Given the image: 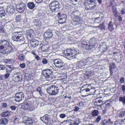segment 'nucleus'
<instances>
[{
    "label": "nucleus",
    "instance_id": "nucleus-59",
    "mask_svg": "<svg viewBox=\"0 0 125 125\" xmlns=\"http://www.w3.org/2000/svg\"><path fill=\"white\" fill-rule=\"evenodd\" d=\"M12 61V60L10 59H8L6 60V63H10Z\"/></svg>",
    "mask_w": 125,
    "mask_h": 125
},
{
    "label": "nucleus",
    "instance_id": "nucleus-33",
    "mask_svg": "<svg viewBox=\"0 0 125 125\" xmlns=\"http://www.w3.org/2000/svg\"><path fill=\"white\" fill-rule=\"evenodd\" d=\"M125 114V112L124 111L121 112L119 114V116L120 117H122L124 116Z\"/></svg>",
    "mask_w": 125,
    "mask_h": 125
},
{
    "label": "nucleus",
    "instance_id": "nucleus-7",
    "mask_svg": "<svg viewBox=\"0 0 125 125\" xmlns=\"http://www.w3.org/2000/svg\"><path fill=\"white\" fill-rule=\"evenodd\" d=\"M12 48V46L9 47L0 46V52L3 54H6L9 53L13 51Z\"/></svg>",
    "mask_w": 125,
    "mask_h": 125
},
{
    "label": "nucleus",
    "instance_id": "nucleus-49",
    "mask_svg": "<svg viewBox=\"0 0 125 125\" xmlns=\"http://www.w3.org/2000/svg\"><path fill=\"white\" fill-rule=\"evenodd\" d=\"M10 108L12 110H15L16 108V107L14 106H12L10 107Z\"/></svg>",
    "mask_w": 125,
    "mask_h": 125
},
{
    "label": "nucleus",
    "instance_id": "nucleus-31",
    "mask_svg": "<svg viewBox=\"0 0 125 125\" xmlns=\"http://www.w3.org/2000/svg\"><path fill=\"white\" fill-rule=\"evenodd\" d=\"M113 12L114 16L115 17H117V11L116 10V8H113Z\"/></svg>",
    "mask_w": 125,
    "mask_h": 125
},
{
    "label": "nucleus",
    "instance_id": "nucleus-37",
    "mask_svg": "<svg viewBox=\"0 0 125 125\" xmlns=\"http://www.w3.org/2000/svg\"><path fill=\"white\" fill-rule=\"evenodd\" d=\"M16 20L18 21H19L21 19V16L20 15L17 16L16 18Z\"/></svg>",
    "mask_w": 125,
    "mask_h": 125
},
{
    "label": "nucleus",
    "instance_id": "nucleus-8",
    "mask_svg": "<svg viewBox=\"0 0 125 125\" xmlns=\"http://www.w3.org/2000/svg\"><path fill=\"white\" fill-rule=\"evenodd\" d=\"M57 16L58 17V20L60 23L62 24L65 22L67 18L66 15L64 14L61 15L60 12H58L57 14Z\"/></svg>",
    "mask_w": 125,
    "mask_h": 125
},
{
    "label": "nucleus",
    "instance_id": "nucleus-34",
    "mask_svg": "<svg viewBox=\"0 0 125 125\" xmlns=\"http://www.w3.org/2000/svg\"><path fill=\"white\" fill-rule=\"evenodd\" d=\"M101 119V116L100 115H98L97 117L95 120V122L98 123Z\"/></svg>",
    "mask_w": 125,
    "mask_h": 125
},
{
    "label": "nucleus",
    "instance_id": "nucleus-14",
    "mask_svg": "<svg viewBox=\"0 0 125 125\" xmlns=\"http://www.w3.org/2000/svg\"><path fill=\"white\" fill-rule=\"evenodd\" d=\"M26 7V6L25 4L22 3L18 4L16 7V9L17 11L19 12H22L25 10Z\"/></svg>",
    "mask_w": 125,
    "mask_h": 125
},
{
    "label": "nucleus",
    "instance_id": "nucleus-6",
    "mask_svg": "<svg viewBox=\"0 0 125 125\" xmlns=\"http://www.w3.org/2000/svg\"><path fill=\"white\" fill-rule=\"evenodd\" d=\"M59 90L58 87L55 85H52L47 87V91L50 95H55L59 93Z\"/></svg>",
    "mask_w": 125,
    "mask_h": 125
},
{
    "label": "nucleus",
    "instance_id": "nucleus-50",
    "mask_svg": "<svg viewBox=\"0 0 125 125\" xmlns=\"http://www.w3.org/2000/svg\"><path fill=\"white\" fill-rule=\"evenodd\" d=\"M19 119L17 117H15L13 121L15 123H18V122Z\"/></svg>",
    "mask_w": 125,
    "mask_h": 125
},
{
    "label": "nucleus",
    "instance_id": "nucleus-54",
    "mask_svg": "<svg viewBox=\"0 0 125 125\" xmlns=\"http://www.w3.org/2000/svg\"><path fill=\"white\" fill-rule=\"evenodd\" d=\"M89 50H90L94 48V45L89 44Z\"/></svg>",
    "mask_w": 125,
    "mask_h": 125
},
{
    "label": "nucleus",
    "instance_id": "nucleus-13",
    "mask_svg": "<svg viewBox=\"0 0 125 125\" xmlns=\"http://www.w3.org/2000/svg\"><path fill=\"white\" fill-rule=\"evenodd\" d=\"M40 119L45 124L49 125L51 124V119L47 115H45L41 117Z\"/></svg>",
    "mask_w": 125,
    "mask_h": 125
},
{
    "label": "nucleus",
    "instance_id": "nucleus-2",
    "mask_svg": "<svg viewBox=\"0 0 125 125\" xmlns=\"http://www.w3.org/2000/svg\"><path fill=\"white\" fill-rule=\"evenodd\" d=\"M84 5L86 10H93L96 8L97 3L95 0H85Z\"/></svg>",
    "mask_w": 125,
    "mask_h": 125
},
{
    "label": "nucleus",
    "instance_id": "nucleus-51",
    "mask_svg": "<svg viewBox=\"0 0 125 125\" xmlns=\"http://www.w3.org/2000/svg\"><path fill=\"white\" fill-rule=\"evenodd\" d=\"M34 22L35 24V25H37L39 21L37 19H34Z\"/></svg>",
    "mask_w": 125,
    "mask_h": 125
},
{
    "label": "nucleus",
    "instance_id": "nucleus-40",
    "mask_svg": "<svg viewBox=\"0 0 125 125\" xmlns=\"http://www.w3.org/2000/svg\"><path fill=\"white\" fill-rule=\"evenodd\" d=\"M19 66L21 68H24L25 67L26 65L25 63H23L20 64Z\"/></svg>",
    "mask_w": 125,
    "mask_h": 125
},
{
    "label": "nucleus",
    "instance_id": "nucleus-11",
    "mask_svg": "<svg viewBox=\"0 0 125 125\" xmlns=\"http://www.w3.org/2000/svg\"><path fill=\"white\" fill-rule=\"evenodd\" d=\"M52 30L49 29L44 32V38L45 39H49L52 38Z\"/></svg>",
    "mask_w": 125,
    "mask_h": 125
},
{
    "label": "nucleus",
    "instance_id": "nucleus-5",
    "mask_svg": "<svg viewBox=\"0 0 125 125\" xmlns=\"http://www.w3.org/2000/svg\"><path fill=\"white\" fill-rule=\"evenodd\" d=\"M42 74L41 75L42 78L44 77L47 81H50L52 80L53 77V75L52 74V70L49 69H46L43 70L42 71Z\"/></svg>",
    "mask_w": 125,
    "mask_h": 125
},
{
    "label": "nucleus",
    "instance_id": "nucleus-46",
    "mask_svg": "<svg viewBox=\"0 0 125 125\" xmlns=\"http://www.w3.org/2000/svg\"><path fill=\"white\" fill-rule=\"evenodd\" d=\"M37 91L39 93V94L41 95L42 94V92L41 90V89L40 87H38L36 89Z\"/></svg>",
    "mask_w": 125,
    "mask_h": 125
},
{
    "label": "nucleus",
    "instance_id": "nucleus-58",
    "mask_svg": "<svg viewBox=\"0 0 125 125\" xmlns=\"http://www.w3.org/2000/svg\"><path fill=\"white\" fill-rule=\"evenodd\" d=\"M89 44H86L85 48L86 50H89Z\"/></svg>",
    "mask_w": 125,
    "mask_h": 125
},
{
    "label": "nucleus",
    "instance_id": "nucleus-23",
    "mask_svg": "<svg viewBox=\"0 0 125 125\" xmlns=\"http://www.w3.org/2000/svg\"><path fill=\"white\" fill-rule=\"evenodd\" d=\"M86 65L91 64L92 63L93 60L92 58H88L86 60H84Z\"/></svg>",
    "mask_w": 125,
    "mask_h": 125
},
{
    "label": "nucleus",
    "instance_id": "nucleus-48",
    "mask_svg": "<svg viewBox=\"0 0 125 125\" xmlns=\"http://www.w3.org/2000/svg\"><path fill=\"white\" fill-rule=\"evenodd\" d=\"M5 68V67L3 65L0 64V70H4Z\"/></svg>",
    "mask_w": 125,
    "mask_h": 125
},
{
    "label": "nucleus",
    "instance_id": "nucleus-24",
    "mask_svg": "<svg viewBox=\"0 0 125 125\" xmlns=\"http://www.w3.org/2000/svg\"><path fill=\"white\" fill-rule=\"evenodd\" d=\"M1 115L3 117H8L10 115V113L8 111H4L1 113Z\"/></svg>",
    "mask_w": 125,
    "mask_h": 125
},
{
    "label": "nucleus",
    "instance_id": "nucleus-55",
    "mask_svg": "<svg viewBox=\"0 0 125 125\" xmlns=\"http://www.w3.org/2000/svg\"><path fill=\"white\" fill-rule=\"evenodd\" d=\"M10 75V74L8 73H6V74L4 76L5 77L6 79L7 78L9 77Z\"/></svg>",
    "mask_w": 125,
    "mask_h": 125
},
{
    "label": "nucleus",
    "instance_id": "nucleus-30",
    "mask_svg": "<svg viewBox=\"0 0 125 125\" xmlns=\"http://www.w3.org/2000/svg\"><path fill=\"white\" fill-rule=\"evenodd\" d=\"M119 101L122 102L124 104H125V97L124 96L123 97H120L119 98Z\"/></svg>",
    "mask_w": 125,
    "mask_h": 125
},
{
    "label": "nucleus",
    "instance_id": "nucleus-43",
    "mask_svg": "<svg viewBox=\"0 0 125 125\" xmlns=\"http://www.w3.org/2000/svg\"><path fill=\"white\" fill-rule=\"evenodd\" d=\"M98 28H100L101 29H103L104 28V24L103 23L101 24L100 25L97 26Z\"/></svg>",
    "mask_w": 125,
    "mask_h": 125
},
{
    "label": "nucleus",
    "instance_id": "nucleus-3",
    "mask_svg": "<svg viewBox=\"0 0 125 125\" xmlns=\"http://www.w3.org/2000/svg\"><path fill=\"white\" fill-rule=\"evenodd\" d=\"M76 51L73 49H68L64 50L63 52V55L69 58L70 59L76 58V56L77 54Z\"/></svg>",
    "mask_w": 125,
    "mask_h": 125
},
{
    "label": "nucleus",
    "instance_id": "nucleus-53",
    "mask_svg": "<svg viewBox=\"0 0 125 125\" xmlns=\"http://www.w3.org/2000/svg\"><path fill=\"white\" fill-rule=\"evenodd\" d=\"M7 66L10 69V70H11V71L14 68V67H13L12 65H8Z\"/></svg>",
    "mask_w": 125,
    "mask_h": 125
},
{
    "label": "nucleus",
    "instance_id": "nucleus-27",
    "mask_svg": "<svg viewBox=\"0 0 125 125\" xmlns=\"http://www.w3.org/2000/svg\"><path fill=\"white\" fill-rule=\"evenodd\" d=\"M108 29L110 31H112L114 30V27L113 24L110 21L108 25Z\"/></svg>",
    "mask_w": 125,
    "mask_h": 125
},
{
    "label": "nucleus",
    "instance_id": "nucleus-56",
    "mask_svg": "<svg viewBox=\"0 0 125 125\" xmlns=\"http://www.w3.org/2000/svg\"><path fill=\"white\" fill-rule=\"evenodd\" d=\"M121 12L122 14H124L125 13V9H122L121 10Z\"/></svg>",
    "mask_w": 125,
    "mask_h": 125
},
{
    "label": "nucleus",
    "instance_id": "nucleus-10",
    "mask_svg": "<svg viewBox=\"0 0 125 125\" xmlns=\"http://www.w3.org/2000/svg\"><path fill=\"white\" fill-rule=\"evenodd\" d=\"M19 106H21V108L24 110L28 109L31 111H32L33 110L31 109L30 108L31 107V104H29L27 102L25 101L23 103H21L19 105Z\"/></svg>",
    "mask_w": 125,
    "mask_h": 125
},
{
    "label": "nucleus",
    "instance_id": "nucleus-63",
    "mask_svg": "<svg viewBox=\"0 0 125 125\" xmlns=\"http://www.w3.org/2000/svg\"><path fill=\"white\" fill-rule=\"evenodd\" d=\"M122 20V19L121 16H119L118 17V21L120 22Z\"/></svg>",
    "mask_w": 125,
    "mask_h": 125
},
{
    "label": "nucleus",
    "instance_id": "nucleus-35",
    "mask_svg": "<svg viewBox=\"0 0 125 125\" xmlns=\"http://www.w3.org/2000/svg\"><path fill=\"white\" fill-rule=\"evenodd\" d=\"M100 22L101 20L100 18L98 17H97L95 18L94 22L95 23H99Z\"/></svg>",
    "mask_w": 125,
    "mask_h": 125
},
{
    "label": "nucleus",
    "instance_id": "nucleus-39",
    "mask_svg": "<svg viewBox=\"0 0 125 125\" xmlns=\"http://www.w3.org/2000/svg\"><path fill=\"white\" fill-rule=\"evenodd\" d=\"M5 14L4 10H0V16L2 17Z\"/></svg>",
    "mask_w": 125,
    "mask_h": 125
},
{
    "label": "nucleus",
    "instance_id": "nucleus-17",
    "mask_svg": "<svg viewBox=\"0 0 125 125\" xmlns=\"http://www.w3.org/2000/svg\"><path fill=\"white\" fill-rule=\"evenodd\" d=\"M0 46H6V47H9L12 46L9 42L6 40H3L0 41Z\"/></svg>",
    "mask_w": 125,
    "mask_h": 125
},
{
    "label": "nucleus",
    "instance_id": "nucleus-38",
    "mask_svg": "<svg viewBox=\"0 0 125 125\" xmlns=\"http://www.w3.org/2000/svg\"><path fill=\"white\" fill-rule=\"evenodd\" d=\"M48 62L47 60L45 58H43L42 60V62L43 64H46Z\"/></svg>",
    "mask_w": 125,
    "mask_h": 125
},
{
    "label": "nucleus",
    "instance_id": "nucleus-32",
    "mask_svg": "<svg viewBox=\"0 0 125 125\" xmlns=\"http://www.w3.org/2000/svg\"><path fill=\"white\" fill-rule=\"evenodd\" d=\"M115 67V65L114 63L113 62L110 64V70L112 69H114Z\"/></svg>",
    "mask_w": 125,
    "mask_h": 125
},
{
    "label": "nucleus",
    "instance_id": "nucleus-9",
    "mask_svg": "<svg viewBox=\"0 0 125 125\" xmlns=\"http://www.w3.org/2000/svg\"><path fill=\"white\" fill-rule=\"evenodd\" d=\"M54 64L55 66L58 68L62 67L64 65V62L62 59L59 58L54 59Z\"/></svg>",
    "mask_w": 125,
    "mask_h": 125
},
{
    "label": "nucleus",
    "instance_id": "nucleus-1",
    "mask_svg": "<svg viewBox=\"0 0 125 125\" xmlns=\"http://www.w3.org/2000/svg\"><path fill=\"white\" fill-rule=\"evenodd\" d=\"M49 9L48 10L49 13H51L53 12H55L59 11L61 6L59 2L56 0L52 1L49 4Z\"/></svg>",
    "mask_w": 125,
    "mask_h": 125
},
{
    "label": "nucleus",
    "instance_id": "nucleus-18",
    "mask_svg": "<svg viewBox=\"0 0 125 125\" xmlns=\"http://www.w3.org/2000/svg\"><path fill=\"white\" fill-rule=\"evenodd\" d=\"M40 42L35 39L30 40L31 46L33 47L40 45Z\"/></svg>",
    "mask_w": 125,
    "mask_h": 125
},
{
    "label": "nucleus",
    "instance_id": "nucleus-57",
    "mask_svg": "<svg viewBox=\"0 0 125 125\" xmlns=\"http://www.w3.org/2000/svg\"><path fill=\"white\" fill-rule=\"evenodd\" d=\"M122 91L124 92H125V86L124 85H123L122 86Z\"/></svg>",
    "mask_w": 125,
    "mask_h": 125
},
{
    "label": "nucleus",
    "instance_id": "nucleus-28",
    "mask_svg": "<svg viewBox=\"0 0 125 125\" xmlns=\"http://www.w3.org/2000/svg\"><path fill=\"white\" fill-rule=\"evenodd\" d=\"M19 59L21 61H23L25 58V56L22 54H20L18 56Z\"/></svg>",
    "mask_w": 125,
    "mask_h": 125
},
{
    "label": "nucleus",
    "instance_id": "nucleus-52",
    "mask_svg": "<svg viewBox=\"0 0 125 125\" xmlns=\"http://www.w3.org/2000/svg\"><path fill=\"white\" fill-rule=\"evenodd\" d=\"M79 108L78 107L75 106L74 109H73V111L75 112H77L79 110Z\"/></svg>",
    "mask_w": 125,
    "mask_h": 125
},
{
    "label": "nucleus",
    "instance_id": "nucleus-41",
    "mask_svg": "<svg viewBox=\"0 0 125 125\" xmlns=\"http://www.w3.org/2000/svg\"><path fill=\"white\" fill-rule=\"evenodd\" d=\"M66 115L65 114H61L59 115V117L61 118H63L65 117Z\"/></svg>",
    "mask_w": 125,
    "mask_h": 125
},
{
    "label": "nucleus",
    "instance_id": "nucleus-62",
    "mask_svg": "<svg viewBox=\"0 0 125 125\" xmlns=\"http://www.w3.org/2000/svg\"><path fill=\"white\" fill-rule=\"evenodd\" d=\"M101 102H102V104H103L102 101V100H99L97 101H95V103H101Z\"/></svg>",
    "mask_w": 125,
    "mask_h": 125
},
{
    "label": "nucleus",
    "instance_id": "nucleus-22",
    "mask_svg": "<svg viewBox=\"0 0 125 125\" xmlns=\"http://www.w3.org/2000/svg\"><path fill=\"white\" fill-rule=\"evenodd\" d=\"M9 122L8 118H3L0 119V125H5L7 124Z\"/></svg>",
    "mask_w": 125,
    "mask_h": 125
},
{
    "label": "nucleus",
    "instance_id": "nucleus-16",
    "mask_svg": "<svg viewBox=\"0 0 125 125\" xmlns=\"http://www.w3.org/2000/svg\"><path fill=\"white\" fill-rule=\"evenodd\" d=\"M23 119L24 122L26 123L27 125H32L33 120L31 118L25 116L23 118Z\"/></svg>",
    "mask_w": 125,
    "mask_h": 125
},
{
    "label": "nucleus",
    "instance_id": "nucleus-42",
    "mask_svg": "<svg viewBox=\"0 0 125 125\" xmlns=\"http://www.w3.org/2000/svg\"><path fill=\"white\" fill-rule=\"evenodd\" d=\"M112 103L111 102H110L109 101H107L106 102L104 103L103 104H105V105L107 106H108V105H110Z\"/></svg>",
    "mask_w": 125,
    "mask_h": 125
},
{
    "label": "nucleus",
    "instance_id": "nucleus-44",
    "mask_svg": "<svg viewBox=\"0 0 125 125\" xmlns=\"http://www.w3.org/2000/svg\"><path fill=\"white\" fill-rule=\"evenodd\" d=\"M119 123L120 124V120L117 119L116 120V121L114 123L115 125H116Z\"/></svg>",
    "mask_w": 125,
    "mask_h": 125
},
{
    "label": "nucleus",
    "instance_id": "nucleus-36",
    "mask_svg": "<svg viewBox=\"0 0 125 125\" xmlns=\"http://www.w3.org/2000/svg\"><path fill=\"white\" fill-rule=\"evenodd\" d=\"M106 123L107 125L112 124L113 123V122L111 121V120L110 119H109L108 121H106Z\"/></svg>",
    "mask_w": 125,
    "mask_h": 125
},
{
    "label": "nucleus",
    "instance_id": "nucleus-19",
    "mask_svg": "<svg viewBox=\"0 0 125 125\" xmlns=\"http://www.w3.org/2000/svg\"><path fill=\"white\" fill-rule=\"evenodd\" d=\"M26 32L27 38L29 39L33 37L34 35V31L32 29H29Z\"/></svg>",
    "mask_w": 125,
    "mask_h": 125
},
{
    "label": "nucleus",
    "instance_id": "nucleus-47",
    "mask_svg": "<svg viewBox=\"0 0 125 125\" xmlns=\"http://www.w3.org/2000/svg\"><path fill=\"white\" fill-rule=\"evenodd\" d=\"M120 82L121 83H124L125 82V79L123 77H122L120 79Z\"/></svg>",
    "mask_w": 125,
    "mask_h": 125
},
{
    "label": "nucleus",
    "instance_id": "nucleus-64",
    "mask_svg": "<svg viewBox=\"0 0 125 125\" xmlns=\"http://www.w3.org/2000/svg\"><path fill=\"white\" fill-rule=\"evenodd\" d=\"M90 89L89 88H85V91L86 92H88L90 91Z\"/></svg>",
    "mask_w": 125,
    "mask_h": 125
},
{
    "label": "nucleus",
    "instance_id": "nucleus-15",
    "mask_svg": "<svg viewBox=\"0 0 125 125\" xmlns=\"http://www.w3.org/2000/svg\"><path fill=\"white\" fill-rule=\"evenodd\" d=\"M72 17H74V18L73 20L72 21L71 23L73 25H75L80 23L82 21V19L79 16H76L74 17L73 16Z\"/></svg>",
    "mask_w": 125,
    "mask_h": 125
},
{
    "label": "nucleus",
    "instance_id": "nucleus-25",
    "mask_svg": "<svg viewBox=\"0 0 125 125\" xmlns=\"http://www.w3.org/2000/svg\"><path fill=\"white\" fill-rule=\"evenodd\" d=\"M28 7L31 9H32L35 7V4L33 2H30L27 5Z\"/></svg>",
    "mask_w": 125,
    "mask_h": 125
},
{
    "label": "nucleus",
    "instance_id": "nucleus-45",
    "mask_svg": "<svg viewBox=\"0 0 125 125\" xmlns=\"http://www.w3.org/2000/svg\"><path fill=\"white\" fill-rule=\"evenodd\" d=\"M86 85H83L81 88V90L80 91V92L81 93L82 92V91H84L85 90V87L86 86Z\"/></svg>",
    "mask_w": 125,
    "mask_h": 125
},
{
    "label": "nucleus",
    "instance_id": "nucleus-60",
    "mask_svg": "<svg viewBox=\"0 0 125 125\" xmlns=\"http://www.w3.org/2000/svg\"><path fill=\"white\" fill-rule=\"evenodd\" d=\"M95 38L94 37L90 39V41L93 42L95 41Z\"/></svg>",
    "mask_w": 125,
    "mask_h": 125
},
{
    "label": "nucleus",
    "instance_id": "nucleus-26",
    "mask_svg": "<svg viewBox=\"0 0 125 125\" xmlns=\"http://www.w3.org/2000/svg\"><path fill=\"white\" fill-rule=\"evenodd\" d=\"M99 111L97 110H94L91 112V114L93 117L97 116L98 114Z\"/></svg>",
    "mask_w": 125,
    "mask_h": 125
},
{
    "label": "nucleus",
    "instance_id": "nucleus-12",
    "mask_svg": "<svg viewBox=\"0 0 125 125\" xmlns=\"http://www.w3.org/2000/svg\"><path fill=\"white\" fill-rule=\"evenodd\" d=\"M15 100L16 102H19L24 99V95L22 92H18L15 95Z\"/></svg>",
    "mask_w": 125,
    "mask_h": 125
},
{
    "label": "nucleus",
    "instance_id": "nucleus-21",
    "mask_svg": "<svg viewBox=\"0 0 125 125\" xmlns=\"http://www.w3.org/2000/svg\"><path fill=\"white\" fill-rule=\"evenodd\" d=\"M86 65L84 60H83L80 62H78L76 64L77 67L80 68H84V66Z\"/></svg>",
    "mask_w": 125,
    "mask_h": 125
},
{
    "label": "nucleus",
    "instance_id": "nucleus-61",
    "mask_svg": "<svg viewBox=\"0 0 125 125\" xmlns=\"http://www.w3.org/2000/svg\"><path fill=\"white\" fill-rule=\"evenodd\" d=\"M11 71V70H10L9 69H8V68H6V72L8 73L10 72Z\"/></svg>",
    "mask_w": 125,
    "mask_h": 125
},
{
    "label": "nucleus",
    "instance_id": "nucleus-4",
    "mask_svg": "<svg viewBox=\"0 0 125 125\" xmlns=\"http://www.w3.org/2000/svg\"><path fill=\"white\" fill-rule=\"evenodd\" d=\"M12 39L14 41L21 42L24 40V38L21 32L15 31L12 34Z\"/></svg>",
    "mask_w": 125,
    "mask_h": 125
},
{
    "label": "nucleus",
    "instance_id": "nucleus-20",
    "mask_svg": "<svg viewBox=\"0 0 125 125\" xmlns=\"http://www.w3.org/2000/svg\"><path fill=\"white\" fill-rule=\"evenodd\" d=\"M15 8L13 6L10 5L8 6L6 9V11L9 14H12L15 11Z\"/></svg>",
    "mask_w": 125,
    "mask_h": 125
},
{
    "label": "nucleus",
    "instance_id": "nucleus-29",
    "mask_svg": "<svg viewBox=\"0 0 125 125\" xmlns=\"http://www.w3.org/2000/svg\"><path fill=\"white\" fill-rule=\"evenodd\" d=\"M72 16H75V17L77 16L78 15L79 12L78 11H73L71 13Z\"/></svg>",
    "mask_w": 125,
    "mask_h": 125
}]
</instances>
